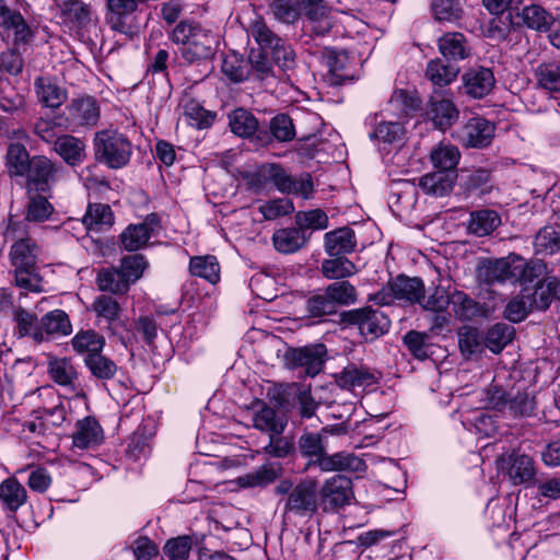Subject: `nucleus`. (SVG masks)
<instances>
[{"label": "nucleus", "instance_id": "f257e3e1", "mask_svg": "<svg viewBox=\"0 0 560 560\" xmlns=\"http://www.w3.org/2000/svg\"><path fill=\"white\" fill-rule=\"evenodd\" d=\"M474 395L480 398L476 410L463 416V424L478 438H490L497 432V422L485 409L509 411L527 416L534 410V398L520 387H479Z\"/></svg>", "mask_w": 560, "mask_h": 560}, {"label": "nucleus", "instance_id": "f03ea898", "mask_svg": "<svg viewBox=\"0 0 560 560\" xmlns=\"http://www.w3.org/2000/svg\"><path fill=\"white\" fill-rule=\"evenodd\" d=\"M547 273V265L539 259L526 260L517 254L487 260L478 269V277L487 284L505 281L530 283Z\"/></svg>", "mask_w": 560, "mask_h": 560}, {"label": "nucleus", "instance_id": "7ed1b4c3", "mask_svg": "<svg viewBox=\"0 0 560 560\" xmlns=\"http://www.w3.org/2000/svg\"><path fill=\"white\" fill-rule=\"evenodd\" d=\"M172 40L178 46V54L186 63H194L213 56L218 36L194 21L178 23L172 32Z\"/></svg>", "mask_w": 560, "mask_h": 560}, {"label": "nucleus", "instance_id": "20e7f679", "mask_svg": "<svg viewBox=\"0 0 560 560\" xmlns=\"http://www.w3.org/2000/svg\"><path fill=\"white\" fill-rule=\"evenodd\" d=\"M94 151L98 161L110 168H121L130 160L132 148L129 140L115 130H101L94 136Z\"/></svg>", "mask_w": 560, "mask_h": 560}, {"label": "nucleus", "instance_id": "39448f33", "mask_svg": "<svg viewBox=\"0 0 560 560\" xmlns=\"http://www.w3.org/2000/svg\"><path fill=\"white\" fill-rule=\"evenodd\" d=\"M267 396L275 401L280 410H275L261 402L262 407L254 416V427L269 435H281L288 423L285 413L291 407L287 387H270Z\"/></svg>", "mask_w": 560, "mask_h": 560}, {"label": "nucleus", "instance_id": "423d86ee", "mask_svg": "<svg viewBox=\"0 0 560 560\" xmlns=\"http://www.w3.org/2000/svg\"><path fill=\"white\" fill-rule=\"evenodd\" d=\"M26 225L22 221L9 220L4 236L15 241L11 247L10 256L14 267H35L38 254L37 245L26 237Z\"/></svg>", "mask_w": 560, "mask_h": 560}, {"label": "nucleus", "instance_id": "0eeeda50", "mask_svg": "<svg viewBox=\"0 0 560 560\" xmlns=\"http://www.w3.org/2000/svg\"><path fill=\"white\" fill-rule=\"evenodd\" d=\"M424 285L419 278L399 276L389 281L386 287L370 298L378 305H388L395 300H404L410 303L419 302L423 298Z\"/></svg>", "mask_w": 560, "mask_h": 560}, {"label": "nucleus", "instance_id": "6e6552de", "mask_svg": "<svg viewBox=\"0 0 560 560\" xmlns=\"http://www.w3.org/2000/svg\"><path fill=\"white\" fill-rule=\"evenodd\" d=\"M326 352V347L322 343L288 349L283 354V362L289 369H299V374L315 376L323 370Z\"/></svg>", "mask_w": 560, "mask_h": 560}, {"label": "nucleus", "instance_id": "1a4fd4ad", "mask_svg": "<svg viewBox=\"0 0 560 560\" xmlns=\"http://www.w3.org/2000/svg\"><path fill=\"white\" fill-rule=\"evenodd\" d=\"M67 127L75 130L78 128H91L97 125L101 108L98 102L89 95L73 98L65 109Z\"/></svg>", "mask_w": 560, "mask_h": 560}, {"label": "nucleus", "instance_id": "9d476101", "mask_svg": "<svg viewBox=\"0 0 560 560\" xmlns=\"http://www.w3.org/2000/svg\"><path fill=\"white\" fill-rule=\"evenodd\" d=\"M345 319L349 324L357 325L365 339L384 335L390 326V320L383 312L371 307L352 310L346 314Z\"/></svg>", "mask_w": 560, "mask_h": 560}, {"label": "nucleus", "instance_id": "9b49d317", "mask_svg": "<svg viewBox=\"0 0 560 560\" xmlns=\"http://www.w3.org/2000/svg\"><path fill=\"white\" fill-rule=\"evenodd\" d=\"M0 28L8 37L12 36L15 46L27 45L34 38V31L20 11L0 0Z\"/></svg>", "mask_w": 560, "mask_h": 560}, {"label": "nucleus", "instance_id": "f8f14e48", "mask_svg": "<svg viewBox=\"0 0 560 560\" xmlns=\"http://www.w3.org/2000/svg\"><path fill=\"white\" fill-rule=\"evenodd\" d=\"M494 125L476 116L470 118L457 132L458 141L468 148L488 147L494 136Z\"/></svg>", "mask_w": 560, "mask_h": 560}, {"label": "nucleus", "instance_id": "ddd939ff", "mask_svg": "<svg viewBox=\"0 0 560 560\" xmlns=\"http://www.w3.org/2000/svg\"><path fill=\"white\" fill-rule=\"evenodd\" d=\"M425 115L438 129L445 130L457 121L459 112L450 97L434 94L427 104Z\"/></svg>", "mask_w": 560, "mask_h": 560}, {"label": "nucleus", "instance_id": "4468645a", "mask_svg": "<svg viewBox=\"0 0 560 560\" xmlns=\"http://www.w3.org/2000/svg\"><path fill=\"white\" fill-rule=\"evenodd\" d=\"M319 494L325 510L342 508L350 503L351 481L341 475H335L324 482Z\"/></svg>", "mask_w": 560, "mask_h": 560}, {"label": "nucleus", "instance_id": "2eb2a0df", "mask_svg": "<svg viewBox=\"0 0 560 560\" xmlns=\"http://www.w3.org/2000/svg\"><path fill=\"white\" fill-rule=\"evenodd\" d=\"M62 167H57L46 156H34L31 159L26 173L27 183L31 189L46 191Z\"/></svg>", "mask_w": 560, "mask_h": 560}, {"label": "nucleus", "instance_id": "dca6fc26", "mask_svg": "<svg viewBox=\"0 0 560 560\" xmlns=\"http://www.w3.org/2000/svg\"><path fill=\"white\" fill-rule=\"evenodd\" d=\"M316 509V485L313 481H304L294 487L284 505L285 512L299 515L313 513Z\"/></svg>", "mask_w": 560, "mask_h": 560}, {"label": "nucleus", "instance_id": "f3484780", "mask_svg": "<svg viewBox=\"0 0 560 560\" xmlns=\"http://www.w3.org/2000/svg\"><path fill=\"white\" fill-rule=\"evenodd\" d=\"M495 84L493 71L486 67H474L463 75L466 94L474 98H482L490 94Z\"/></svg>", "mask_w": 560, "mask_h": 560}, {"label": "nucleus", "instance_id": "a211bd4d", "mask_svg": "<svg viewBox=\"0 0 560 560\" xmlns=\"http://www.w3.org/2000/svg\"><path fill=\"white\" fill-rule=\"evenodd\" d=\"M498 466L500 470H506L513 485L527 482L534 477L533 460L527 455L502 456L498 459Z\"/></svg>", "mask_w": 560, "mask_h": 560}, {"label": "nucleus", "instance_id": "6ab92c4d", "mask_svg": "<svg viewBox=\"0 0 560 560\" xmlns=\"http://www.w3.org/2000/svg\"><path fill=\"white\" fill-rule=\"evenodd\" d=\"M104 433L100 423L91 417L79 420L72 433V445L80 450L97 446L103 442Z\"/></svg>", "mask_w": 560, "mask_h": 560}, {"label": "nucleus", "instance_id": "aec40b11", "mask_svg": "<svg viewBox=\"0 0 560 560\" xmlns=\"http://www.w3.org/2000/svg\"><path fill=\"white\" fill-rule=\"evenodd\" d=\"M62 23L71 30L86 26L92 20L90 4L81 0H63L58 4Z\"/></svg>", "mask_w": 560, "mask_h": 560}, {"label": "nucleus", "instance_id": "412c9836", "mask_svg": "<svg viewBox=\"0 0 560 560\" xmlns=\"http://www.w3.org/2000/svg\"><path fill=\"white\" fill-rule=\"evenodd\" d=\"M319 468L323 471H348V472H364L366 469L365 462L349 452H338L332 455L322 457L319 460Z\"/></svg>", "mask_w": 560, "mask_h": 560}, {"label": "nucleus", "instance_id": "4be33fe9", "mask_svg": "<svg viewBox=\"0 0 560 560\" xmlns=\"http://www.w3.org/2000/svg\"><path fill=\"white\" fill-rule=\"evenodd\" d=\"M27 501V491L14 477L0 482V502L4 511L15 513Z\"/></svg>", "mask_w": 560, "mask_h": 560}, {"label": "nucleus", "instance_id": "5701e85b", "mask_svg": "<svg viewBox=\"0 0 560 560\" xmlns=\"http://www.w3.org/2000/svg\"><path fill=\"white\" fill-rule=\"evenodd\" d=\"M440 52L450 61L464 60L470 55V46L462 33H446L438 40Z\"/></svg>", "mask_w": 560, "mask_h": 560}, {"label": "nucleus", "instance_id": "b1692460", "mask_svg": "<svg viewBox=\"0 0 560 560\" xmlns=\"http://www.w3.org/2000/svg\"><path fill=\"white\" fill-rule=\"evenodd\" d=\"M455 176L451 172L436 171L420 177L419 187L429 196L443 197L451 192Z\"/></svg>", "mask_w": 560, "mask_h": 560}, {"label": "nucleus", "instance_id": "393cba45", "mask_svg": "<svg viewBox=\"0 0 560 560\" xmlns=\"http://www.w3.org/2000/svg\"><path fill=\"white\" fill-rule=\"evenodd\" d=\"M357 245L354 232L340 228L325 234V250L329 256L351 253Z\"/></svg>", "mask_w": 560, "mask_h": 560}, {"label": "nucleus", "instance_id": "a878e982", "mask_svg": "<svg viewBox=\"0 0 560 560\" xmlns=\"http://www.w3.org/2000/svg\"><path fill=\"white\" fill-rule=\"evenodd\" d=\"M54 148L65 162L72 166L82 163L86 156L84 141L70 135L58 137Z\"/></svg>", "mask_w": 560, "mask_h": 560}, {"label": "nucleus", "instance_id": "bb28decb", "mask_svg": "<svg viewBox=\"0 0 560 560\" xmlns=\"http://www.w3.org/2000/svg\"><path fill=\"white\" fill-rule=\"evenodd\" d=\"M501 224V217L494 210L481 209L470 213L468 232L478 237L490 235Z\"/></svg>", "mask_w": 560, "mask_h": 560}, {"label": "nucleus", "instance_id": "cd10ccee", "mask_svg": "<svg viewBox=\"0 0 560 560\" xmlns=\"http://www.w3.org/2000/svg\"><path fill=\"white\" fill-rule=\"evenodd\" d=\"M307 242L305 233L299 228L277 230L272 235L275 248L282 254H292L302 248Z\"/></svg>", "mask_w": 560, "mask_h": 560}, {"label": "nucleus", "instance_id": "c85d7f7f", "mask_svg": "<svg viewBox=\"0 0 560 560\" xmlns=\"http://www.w3.org/2000/svg\"><path fill=\"white\" fill-rule=\"evenodd\" d=\"M279 464L267 463L256 470L237 478V483L244 488L266 487L281 475Z\"/></svg>", "mask_w": 560, "mask_h": 560}, {"label": "nucleus", "instance_id": "c756f323", "mask_svg": "<svg viewBox=\"0 0 560 560\" xmlns=\"http://www.w3.org/2000/svg\"><path fill=\"white\" fill-rule=\"evenodd\" d=\"M42 330L45 334V341L54 336H68L72 331L68 314L62 310H54L40 318Z\"/></svg>", "mask_w": 560, "mask_h": 560}, {"label": "nucleus", "instance_id": "7c9ffc66", "mask_svg": "<svg viewBox=\"0 0 560 560\" xmlns=\"http://www.w3.org/2000/svg\"><path fill=\"white\" fill-rule=\"evenodd\" d=\"M538 86L549 93L560 95V63L546 61L539 63L534 71Z\"/></svg>", "mask_w": 560, "mask_h": 560}, {"label": "nucleus", "instance_id": "2f4dec72", "mask_svg": "<svg viewBox=\"0 0 560 560\" xmlns=\"http://www.w3.org/2000/svg\"><path fill=\"white\" fill-rule=\"evenodd\" d=\"M460 352L467 359L480 355L486 347V337L474 327H463L458 331Z\"/></svg>", "mask_w": 560, "mask_h": 560}, {"label": "nucleus", "instance_id": "473e14b6", "mask_svg": "<svg viewBox=\"0 0 560 560\" xmlns=\"http://www.w3.org/2000/svg\"><path fill=\"white\" fill-rule=\"evenodd\" d=\"M518 16L527 27L539 32L548 31L555 22L553 15L538 4L524 7Z\"/></svg>", "mask_w": 560, "mask_h": 560}, {"label": "nucleus", "instance_id": "72a5a7b5", "mask_svg": "<svg viewBox=\"0 0 560 560\" xmlns=\"http://www.w3.org/2000/svg\"><path fill=\"white\" fill-rule=\"evenodd\" d=\"M82 223L88 231H101L114 223V214L108 205L91 203L82 218Z\"/></svg>", "mask_w": 560, "mask_h": 560}, {"label": "nucleus", "instance_id": "f704fd0d", "mask_svg": "<svg viewBox=\"0 0 560 560\" xmlns=\"http://www.w3.org/2000/svg\"><path fill=\"white\" fill-rule=\"evenodd\" d=\"M459 68L455 65H446L441 59H432L428 62L425 78L434 85L445 86L451 84L458 75Z\"/></svg>", "mask_w": 560, "mask_h": 560}, {"label": "nucleus", "instance_id": "c9c22d12", "mask_svg": "<svg viewBox=\"0 0 560 560\" xmlns=\"http://www.w3.org/2000/svg\"><path fill=\"white\" fill-rule=\"evenodd\" d=\"M460 159L457 147L450 143H440L430 153V161L435 168L450 172L456 168Z\"/></svg>", "mask_w": 560, "mask_h": 560}, {"label": "nucleus", "instance_id": "e433bc0d", "mask_svg": "<svg viewBox=\"0 0 560 560\" xmlns=\"http://www.w3.org/2000/svg\"><path fill=\"white\" fill-rule=\"evenodd\" d=\"M71 345L78 353H88V355H96L104 346L105 339L102 335L93 329L80 330L71 339Z\"/></svg>", "mask_w": 560, "mask_h": 560}, {"label": "nucleus", "instance_id": "4c0bfd02", "mask_svg": "<svg viewBox=\"0 0 560 560\" xmlns=\"http://www.w3.org/2000/svg\"><path fill=\"white\" fill-rule=\"evenodd\" d=\"M189 270L192 276L214 284L220 280V266L214 256H196L190 258Z\"/></svg>", "mask_w": 560, "mask_h": 560}, {"label": "nucleus", "instance_id": "58836bf2", "mask_svg": "<svg viewBox=\"0 0 560 560\" xmlns=\"http://www.w3.org/2000/svg\"><path fill=\"white\" fill-rule=\"evenodd\" d=\"M35 86L39 102L47 107L57 108L67 98L66 91L52 83L49 79H37Z\"/></svg>", "mask_w": 560, "mask_h": 560}, {"label": "nucleus", "instance_id": "ea45409f", "mask_svg": "<svg viewBox=\"0 0 560 560\" xmlns=\"http://www.w3.org/2000/svg\"><path fill=\"white\" fill-rule=\"evenodd\" d=\"M536 254L552 255L560 250V228L547 225L540 229L534 241Z\"/></svg>", "mask_w": 560, "mask_h": 560}, {"label": "nucleus", "instance_id": "a19ab883", "mask_svg": "<svg viewBox=\"0 0 560 560\" xmlns=\"http://www.w3.org/2000/svg\"><path fill=\"white\" fill-rule=\"evenodd\" d=\"M514 335V327L497 323L487 331L486 347L493 353H500L513 340Z\"/></svg>", "mask_w": 560, "mask_h": 560}, {"label": "nucleus", "instance_id": "79ce46f5", "mask_svg": "<svg viewBox=\"0 0 560 560\" xmlns=\"http://www.w3.org/2000/svg\"><path fill=\"white\" fill-rule=\"evenodd\" d=\"M530 290L524 288L521 293L509 301L503 316L512 323H521L532 312Z\"/></svg>", "mask_w": 560, "mask_h": 560}, {"label": "nucleus", "instance_id": "37998d69", "mask_svg": "<svg viewBox=\"0 0 560 560\" xmlns=\"http://www.w3.org/2000/svg\"><path fill=\"white\" fill-rule=\"evenodd\" d=\"M15 320L20 337L30 336L38 343L45 341V334L36 315L25 310H19L15 313Z\"/></svg>", "mask_w": 560, "mask_h": 560}, {"label": "nucleus", "instance_id": "c03bdc74", "mask_svg": "<svg viewBox=\"0 0 560 560\" xmlns=\"http://www.w3.org/2000/svg\"><path fill=\"white\" fill-rule=\"evenodd\" d=\"M154 433L153 427L150 429H148L147 424L139 427L130 438L127 451L128 455L135 460L147 457L151 450L150 441Z\"/></svg>", "mask_w": 560, "mask_h": 560}, {"label": "nucleus", "instance_id": "a18cd8bd", "mask_svg": "<svg viewBox=\"0 0 560 560\" xmlns=\"http://www.w3.org/2000/svg\"><path fill=\"white\" fill-rule=\"evenodd\" d=\"M229 125L232 132L240 137H250L258 129L256 117L243 108H237L229 115Z\"/></svg>", "mask_w": 560, "mask_h": 560}, {"label": "nucleus", "instance_id": "49530a36", "mask_svg": "<svg viewBox=\"0 0 560 560\" xmlns=\"http://www.w3.org/2000/svg\"><path fill=\"white\" fill-rule=\"evenodd\" d=\"M451 305L457 318L470 320L483 314L482 307L462 291L452 293Z\"/></svg>", "mask_w": 560, "mask_h": 560}, {"label": "nucleus", "instance_id": "de8ad7c7", "mask_svg": "<svg viewBox=\"0 0 560 560\" xmlns=\"http://www.w3.org/2000/svg\"><path fill=\"white\" fill-rule=\"evenodd\" d=\"M377 380L363 365L349 364L338 374V385H373Z\"/></svg>", "mask_w": 560, "mask_h": 560}, {"label": "nucleus", "instance_id": "09e8293b", "mask_svg": "<svg viewBox=\"0 0 560 560\" xmlns=\"http://www.w3.org/2000/svg\"><path fill=\"white\" fill-rule=\"evenodd\" d=\"M48 372L58 385H71L79 381L77 368L66 358L51 360Z\"/></svg>", "mask_w": 560, "mask_h": 560}, {"label": "nucleus", "instance_id": "8fccbe9b", "mask_svg": "<svg viewBox=\"0 0 560 560\" xmlns=\"http://www.w3.org/2000/svg\"><path fill=\"white\" fill-rule=\"evenodd\" d=\"M357 266L343 256L325 259L322 262V272L327 279H342L357 273Z\"/></svg>", "mask_w": 560, "mask_h": 560}, {"label": "nucleus", "instance_id": "3c124183", "mask_svg": "<svg viewBox=\"0 0 560 560\" xmlns=\"http://www.w3.org/2000/svg\"><path fill=\"white\" fill-rule=\"evenodd\" d=\"M250 35L259 45L260 50L267 51L282 45L283 38L273 33L261 18H257L250 25Z\"/></svg>", "mask_w": 560, "mask_h": 560}, {"label": "nucleus", "instance_id": "603ef678", "mask_svg": "<svg viewBox=\"0 0 560 560\" xmlns=\"http://www.w3.org/2000/svg\"><path fill=\"white\" fill-rule=\"evenodd\" d=\"M96 282L101 291L112 293H125L129 289V284L118 269H103L97 273Z\"/></svg>", "mask_w": 560, "mask_h": 560}, {"label": "nucleus", "instance_id": "864d4df0", "mask_svg": "<svg viewBox=\"0 0 560 560\" xmlns=\"http://www.w3.org/2000/svg\"><path fill=\"white\" fill-rule=\"evenodd\" d=\"M145 224H131L120 235L121 246L129 252L142 248L150 240Z\"/></svg>", "mask_w": 560, "mask_h": 560}, {"label": "nucleus", "instance_id": "5fc2aeb1", "mask_svg": "<svg viewBox=\"0 0 560 560\" xmlns=\"http://www.w3.org/2000/svg\"><path fill=\"white\" fill-rule=\"evenodd\" d=\"M31 159L24 145L12 143L7 152V165L11 175L23 176L26 173Z\"/></svg>", "mask_w": 560, "mask_h": 560}, {"label": "nucleus", "instance_id": "6e6d98bb", "mask_svg": "<svg viewBox=\"0 0 560 560\" xmlns=\"http://www.w3.org/2000/svg\"><path fill=\"white\" fill-rule=\"evenodd\" d=\"M258 173L265 180L272 183L279 191L283 194L290 191L293 178L280 165L264 164Z\"/></svg>", "mask_w": 560, "mask_h": 560}, {"label": "nucleus", "instance_id": "4d7b16f0", "mask_svg": "<svg viewBox=\"0 0 560 560\" xmlns=\"http://www.w3.org/2000/svg\"><path fill=\"white\" fill-rule=\"evenodd\" d=\"M184 113L189 125L198 129L210 127L215 118V114L205 109L198 102L189 101L185 104Z\"/></svg>", "mask_w": 560, "mask_h": 560}, {"label": "nucleus", "instance_id": "13d9d810", "mask_svg": "<svg viewBox=\"0 0 560 560\" xmlns=\"http://www.w3.org/2000/svg\"><path fill=\"white\" fill-rule=\"evenodd\" d=\"M298 226L304 230H325L328 228V215L320 209L299 211L295 214Z\"/></svg>", "mask_w": 560, "mask_h": 560}, {"label": "nucleus", "instance_id": "bf43d9fd", "mask_svg": "<svg viewBox=\"0 0 560 560\" xmlns=\"http://www.w3.org/2000/svg\"><path fill=\"white\" fill-rule=\"evenodd\" d=\"M325 291L331 300L334 306L348 305L355 302V289L348 281L334 282Z\"/></svg>", "mask_w": 560, "mask_h": 560}, {"label": "nucleus", "instance_id": "052dcab7", "mask_svg": "<svg viewBox=\"0 0 560 560\" xmlns=\"http://www.w3.org/2000/svg\"><path fill=\"white\" fill-rule=\"evenodd\" d=\"M490 174L485 170L469 172L462 177V187L468 192L485 195L490 190Z\"/></svg>", "mask_w": 560, "mask_h": 560}, {"label": "nucleus", "instance_id": "680f3d73", "mask_svg": "<svg viewBox=\"0 0 560 560\" xmlns=\"http://www.w3.org/2000/svg\"><path fill=\"white\" fill-rule=\"evenodd\" d=\"M270 11L277 21L285 24H293L300 18V7L291 0H272Z\"/></svg>", "mask_w": 560, "mask_h": 560}, {"label": "nucleus", "instance_id": "e2e57ef3", "mask_svg": "<svg viewBox=\"0 0 560 560\" xmlns=\"http://www.w3.org/2000/svg\"><path fill=\"white\" fill-rule=\"evenodd\" d=\"M85 364L91 373L101 380H109L117 371L116 364L112 360L100 355V353L86 355Z\"/></svg>", "mask_w": 560, "mask_h": 560}, {"label": "nucleus", "instance_id": "0e129e2a", "mask_svg": "<svg viewBox=\"0 0 560 560\" xmlns=\"http://www.w3.org/2000/svg\"><path fill=\"white\" fill-rule=\"evenodd\" d=\"M92 310L98 318H104L108 324L115 322L120 312L117 301L108 295L97 296L92 304Z\"/></svg>", "mask_w": 560, "mask_h": 560}, {"label": "nucleus", "instance_id": "69168bd1", "mask_svg": "<svg viewBox=\"0 0 560 560\" xmlns=\"http://www.w3.org/2000/svg\"><path fill=\"white\" fill-rule=\"evenodd\" d=\"M52 210L54 208L47 197L33 196L27 206L26 220L30 222H43L49 219Z\"/></svg>", "mask_w": 560, "mask_h": 560}, {"label": "nucleus", "instance_id": "338daca9", "mask_svg": "<svg viewBox=\"0 0 560 560\" xmlns=\"http://www.w3.org/2000/svg\"><path fill=\"white\" fill-rule=\"evenodd\" d=\"M294 211L293 202L288 198H278L259 206V212L266 220H275Z\"/></svg>", "mask_w": 560, "mask_h": 560}, {"label": "nucleus", "instance_id": "774afa93", "mask_svg": "<svg viewBox=\"0 0 560 560\" xmlns=\"http://www.w3.org/2000/svg\"><path fill=\"white\" fill-rule=\"evenodd\" d=\"M147 267L148 262L142 255H131L121 260L120 272L129 284L140 279Z\"/></svg>", "mask_w": 560, "mask_h": 560}]
</instances>
